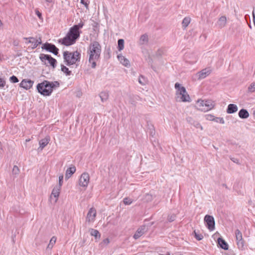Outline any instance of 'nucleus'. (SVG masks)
Returning a JSON list of instances; mask_svg holds the SVG:
<instances>
[{"instance_id":"f257e3e1","label":"nucleus","mask_w":255,"mask_h":255,"mask_svg":"<svg viewBox=\"0 0 255 255\" xmlns=\"http://www.w3.org/2000/svg\"><path fill=\"white\" fill-rule=\"evenodd\" d=\"M101 50V46L98 42L95 41L90 43L87 53L89 56V62L91 64L92 68L96 67V62L100 57Z\"/></svg>"},{"instance_id":"f03ea898","label":"nucleus","mask_w":255,"mask_h":255,"mask_svg":"<svg viewBox=\"0 0 255 255\" xmlns=\"http://www.w3.org/2000/svg\"><path fill=\"white\" fill-rule=\"evenodd\" d=\"M59 83L57 81L49 82L45 80L37 84L36 88L38 92L42 95L49 96L52 93L53 89L58 87Z\"/></svg>"},{"instance_id":"7ed1b4c3","label":"nucleus","mask_w":255,"mask_h":255,"mask_svg":"<svg viewBox=\"0 0 255 255\" xmlns=\"http://www.w3.org/2000/svg\"><path fill=\"white\" fill-rule=\"evenodd\" d=\"M63 57L66 64L70 66L76 64L77 62L80 61L81 54L77 51L72 52L67 51L63 53Z\"/></svg>"},{"instance_id":"20e7f679","label":"nucleus","mask_w":255,"mask_h":255,"mask_svg":"<svg viewBox=\"0 0 255 255\" xmlns=\"http://www.w3.org/2000/svg\"><path fill=\"white\" fill-rule=\"evenodd\" d=\"M175 88L177 90L176 100L177 102H186L190 101V98L184 87L181 86L178 83H176L175 84Z\"/></svg>"},{"instance_id":"39448f33","label":"nucleus","mask_w":255,"mask_h":255,"mask_svg":"<svg viewBox=\"0 0 255 255\" xmlns=\"http://www.w3.org/2000/svg\"><path fill=\"white\" fill-rule=\"evenodd\" d=\"M80 37L78 34L70 28L66 36L58 40V42L65 46H70L74 44L77 39Z\"/></svg>"},{"instance_id":"423d86ee","label":"nucleus","mask_w":255,"mask_h":255,"mask_svg":"<svg viewBox=\"0 0 255 255\" xmlns=\"http://www.w3.org/2000/svg\"><path fill=\"white\" fill-rule=\"evenodd\" d=\"M214 106L215 103L210 100H198L195 104V107L197 110L204 112L211 110Z\"/></svg>"},{"instance_id":"0eeeda50","label":"nucleus","mask_w":255,"mask_h":255,"mask_svg":"<svg viewBox=\"0 0 255 255\" xmlns=\"http://www.w3.org/2000/svg\"><path fill=\"white\" fill-rule=\"evenodd\" d=\"M40 58L43 62L45 63V64H49L53 68L56 66L57 62L56 60L52 58L50 55L41 54L40 55Z\"/></svg>"},{"instance_id":"6e6552de","label":"nucleus","mask_w":255,"mask_h":255,"mask_svg":"<svg viewBox=\"0 0 255 255\" xmlns=\"http://www.w3.org/2000/svg\"><path fill=\"white\" fill-rule=\"evenodd\" d=\"M148 230V227L145 225H143L140 226L139 228H138L135 234H134L133 238L135 240H137L140 237H141L142 235L146 233Z\"/></svg>"},{"instance_id":"1a4fd4ad","label":"nucleus","mask_w":255,"mask_h":255,"mask_svg":"<svg viewBox=\"0 0 255 255\" xmlns=\"http://www.w3.org/2000/svg\"><path fill=\"white\" fill-rule=\"evenodd\" d=\"M90 180V176L88 173L84 172L81 175L79 180V184L80 186L86 187L88 185Z\"/></svg>"},{"instance_id":"9d476101","label":"nucleus","mask_w":255,"mask_h":255,"mask_svg":"<svg viewBox=\"0 0 255 255\" xmlns=\"http://www.w3.org/2000/svg\"><path fill=\"white\" fill-rule=\"evenodd\" d=\"M204 221L210 231H213L215 229V221L213 216L208 215H206L204 217Z\"/></svg>"},{"instance_id":"9b49d317","label":"nucleus","mask_w":255,"mask_h":255,"mask_svg":"<svg viewBox=\"0 0 255 255\" xmlns=\"http://www.w3.org/2000/svg\"><path fill=\"white\" fill-rule=\"evenodd\" d=\"M42 48L46 50L55 55H57L59 49L54 45L51 43H45L43 45Z\"/></svg>"},{"instance_id":"f8f14e48","label":"nucleus","mask_w":255,"mask_h":255,"mask_svg":"<svg viewBox=\"0 0 255 255\" xmlns=\"http://www.w3.org/2000/svg\"><path fill=\"white\" fill-rule=\"evenodd\" d=\"M97 212L94 208L89 209L86 217V221L89 223L94 222L96 217Z\"/></svg>"},{"instance_id":"ddd939ff","label":"nucleus","mask_w":255,"mask_h":255,"mask_svg":"<svg viewBox=\"0 0 255 255\" xmlns=\"http://www.w3.org/2000/svg\"><path fill=\"white\" fill-rule=\"evenodd\" d=\"M34 82L29 79H23L20 83V87L26 90L30 89L33 86Z\"/></svg>"},{"instance_id":"4468645a","label":"nucleus","mask_w":255,"mask_h":255,"mask_svg":"<svg viewBox=\"0 0 255 255\" xmlns=\"http://www.w3.org/2000/svg\"><path fill=\"white\" fill-rule=\"evenodd\" d=\"M210 70L206 68L198 72L196 76L199 80H201L206 78L210 74Z\"/></svg>"},{"instance_id":"2eb2a0df","label":"nucleus","mask_w":255,"mask_h":255,"mask_svg":"<svg viewBox=\"0 0 255 255\" xmlns=\"http://www.w3.org/2000/svg\"><path fill=\"white\" fill-rule=\"evenodd\" d=\"M25 40H27V42H26V44H28L29 43L31 44V48L32 49H34L37 47L38 45H39V42H37L36 40V38L31 37L29 38H24Z\"/></svg>"},{"instance_id":"dca6fc26","label":"nucleus","mask_w":255,"mask_h":255,"mask_svg":"<svg viewBox=\"0 0 255 255\" xmlns=\"http://www.w3.org/2000/svg\"><path fill=\"white\" fill-rule=\"evenodd\" d=\"M49 141L50 137L49 136H46L45 138L41 139L39 141V147L38 149L41 151L48 144Z\"/></svg>"},{"instance_id":"f3484780","label":"nucleus","mask_w":255,"mask_h":255,"mask_svg":"<svg viewBox=\"0 0 255 255\" xmlns=\"http://www.w3.org/2000/svg\"><path fill=\"white\" fill-rule=\"evenodd\" d=\"M227 24V17L225 16H221L217 22L216 25L219 28L224 27Z\"/></svg>"},{"instance_id":"a211bd4d","label":"nucleus","mask_w":255,"mask_h":255,"mask_svg":"<svg viewBox=\"0 0 255 255\" xmlns=\"http://www.w3.org/2000/svg\"><path fill=\"white\" fill-rule=\"evenodd\" d=\"M61 188V187L60 186H56L53 189L50 198H52V196H53L55 198V202H56L57 201L58 197H59L60 194Z\"/></svg>"},{"instance_id":"6ab92c4d","label":"nucleus","mask_w":255,"mask_h":255,"mask_svg":"<svg viewBox=\"0 0 255 255\" xmlns=\"http://www.w3.org/2000/svg\"><path fill=\"white\" fill-rule=\"evenodd\" d=\"M84 24V22L82 21H81L80 23H79L78 24L74 25L73 26L70 28L71 29H72L74 32H75L76 33L78 34V35L80 36V32L79 31V29L83 27Z\"/></svg>"},{"instance_id":"aec40b11","label":"nucleus","mask_w":255,"mask_h":255,"mask_svg":"<svg viewBox=\"0 0 255 255\" xmlns=\"http://www.w3.org/2000/svg\"><path fill=\"white\" fill-rule=\"evenodd\" d=\"M238 107L236 105L234 104H230L228 105L227 113L228 114H233L238 111Z\"/></svg>"},{"instance_id":"412c9836","label":"nucleus","mask_w":255,"mask_h":255,"mask_svg":"<svg viewBox=\"0 0 255 255\" xmlns=\"http://www.w3.org/2000/svg\"><path fill=\"white\" fill-rule=\"evenodd\" d=\"M118 59L120 62L125 66L127 67L129 66V61L122 55H118Z\"/></svg>"},{"instance_id":"4be33fe9","label":"nucleus","mask_w":255,"mask_h":255,"mask_svg":"<svg viewBox=\"0 0 255 255\" xmlns=\"http://www.w3.org/2000/svg\"><path fill=\"white\" fill-rule=\"evenodd\" d=\"M75 171L76 168L74 166L68 168L66 171L65 178L68 179Z\"/></svg>"},{"instance_id":"5701e85b","label":"nucleus","mask_w":255,"mask_h":255,"mask_svg":"<svg viewBox=\"0 0 255 255\" xmlns=\"http://www.w3.org/2000/svg\"><path fill=\"white\" fill-rule=\"evenodd\" d=\"M218 245L220 246V247L222 249H223L225 250H228L229 246H228V244L222 238H218Z\"/></svg>"},{"instance_id":"b1692460","label":"nucleus","mask_w":255,"mask_h":255,"mask_svg":"<svg viewBox=\"0 0 255 255\" xmlns=\"http://www.w3.org/2000/svg\"><path fill=\"white\" fill-rule=\"evenodd\" d=\"M239 116L241 119H247L249 117V113L247 110L241 109L239 112Z\"/></svg>"},{"instance_id":"393cba45","label":"nucleus","mask_w":255,"mask_h":255,"mask_svg":"<svg viewBox=\"0 0 255 255\" xmlns=\"http://www.w3.org/2000/svg\"><path fill=\"white\" fill-rule=\"evenodd\" d=\"M99 97L101 98V100L102 102L106 101L109 97V94L106 91L102 92L99 94Z\"/></svg>"},{"instance_id":"a878e982","label":"nucleus","mask_w":255,"mask_h":255,"mask_svg":"<svg viewBox=\"0 0 255 255\" xmlns=\"http://www.w3.org/2000/svg\"><path fill=\"white\" fill-rule=\"evenodd\" d=\"M148 41V36L146 34L142 35L139 39V43L141 45H144L147 43Z\"/></svg>"},{"instance_id":"bb28decb","label":"nucleus","mask_w":255,"mask_h":255,"mask_svg":"<svg viewBox=\"0 0 255 255\" xmlns=\"http://www.w3.org/2000/svg\"><path fill=\"white\" fill-rule=\"evenodd\" d=\"M90 235L95 237L96 239L100 238L101 235L99 232L97 230L91 229L90 230Z\"/></svg>"},{"instance_id":"cd10ccee","label":"nucleus","mask_w":255,"mask_h":255,"mask_svg":"<svg viewBox=\"0 0 255 255\" xmlns=\"http://www.w3.org/2000/svg\"><path fill=\"white\" fill-rule=\"evenodd\" d=\"M191 21V18L189 17H185L182 22V26L184 28H186Z\"/></svg>"},{"instance_id":"c85d7f7f","label":"nucleus","mask_w":255,"mask_h":255,"mask_svg":"<svg viewBox=\"0 0 255 255\" xmlns=\"http://www.w3.org/2000/svg\"><path fill=\"white\" fill-rule=\"evenodd\" d=\"M56 241V238L54 236L52 237L49 242V244H48V245L47 246V249H51L53 248L54 245L55 244Z\"/></svg>"},{"instance_id":"c756f323","label":"nucleus","mask_w":255,"mask_h":255,"mask_svg":"<svg viewBox=\"0 0 255 255\" xmlns=\"http://www.w3.org/2000/svg\"><path fill=\"white\" fill-rule=\"evenodd\" d=\"M118 49L119 51L122 50L124 48V40L123 39H120L118 41Z\"/></svg>"},{"instance_id":"7c9ffc66","label":"nucleus","mask_w":255,"mask_h":255,"mask_svg":"<svg viewBox=\"0 0 255 255\" xmlns=\"http://www.w3.org/2000/svg\"><path fill=\"white\" fill-rule=\"evenodd\" d=\"M235 235L236 238V241L242 240L243 239L242 234L239 230L237 229L235 231Z\"/></svg>"},{"instance_id":"2f4dec72","label":"nucleus","mask_w":255,"mask_h":255,"mask_svg":"<svg viewBox=\"0 0 255 255\" xmlns=\"http://www.w3.org/2000/svg\"><path fill=\"white\" fill-rule=\"evenodd\" d=\"M238 248L241 250H244V242L243 240L236 241Z\"/></svg>"},{"instance_id":"473e14b6","label":"nucleus","mask_w":255,"mask_h":255,"mask_svg":"<svg viewBox=\"0 0 255 255\" xmlns=\"http://www.w3.org/2000/svg\"><path fill=\"white\" fill-rule=\"evenodd\" d=\"M61 71L67 76L71 74V71L69 70L68 68L64 65H61Z\"/></svg>"},{"instance_id":"72a5a7b5","label":"nucleus","mask_w":255,"mask_h":255,"mask_svg":"<svg viewBox=\"0 0 255 255\" xmlns=\"http://www.w3.org/2000/svg\"><path fill=\"white\" fill-rule=\"evenodd\" d=\"M138 82L141 85H145L147 83L146 80L145 79V78L140 75L138 77Z\"/></svg>"},{"instance_id":"f704fd0d","label":"nucleus","mask_w":255,"mask_h":255,"mask_svg":"<svg viewBox=\"0 0 255 255\" xmlns=\"http://www.w3.org/2000/svg\"><path fill=\"white\" fill-rule=\"evenodd\" d=\"M153 199V195L151 193L146 194L144 196V200L146 202L151 201Z\"/></svg>"},{"instance_id":"c9c22d12","label":"nucleus","mask_w":255,"mask_h":255,"mask_svg":"<svg viewBox=\"0 0 255 255\" xmlns=\"http://www.w3.org/2000/svg\"><path fill=\"white\" fill-rule=\"evenodd\" d=\"M248 91L250 93H253L255 91V82L252 83L248 87Z\"/></svg>"},{"instance_id":"e433bc0d","label":"nucleus","mask_w":255,"mask_h":255,"mask_svg":"<svg viewBox=\"0 0 255 255\" xmlns=\"http://www.w3.org/2000/svg\"><path fill=\"white\" fill-rule=\"evenodd\" d=\"M194 234L195 238L198 241H200L203 238V236L202 234L198 233L195 231H194Z\"/></svg>"},{"instance_id":"4c0bfd02","label":"nucleus","mask_w":255,"mask_h":255,"mask_svg":"<svg viewBox=\"0 0 255 255\" xmlns=\"http://www.w3.org/2000/svg\"><path fill=\"white\" fill-rule=\"evenodd\" d=\"M123 202L125 205H130L132 203V200L129 198H125Z\"/></svg>"},{"instance_id":"58836bf2","label":"nucleus","mask_w":255,"mask_h":255,"mask_svg":"<svg viewBox=\"0 0 255 255\" xmlns=\"http://www.w3.org/2000/svg\"><path fill=\"white\" fill-rule=\"evenodd\" d=\"M205 117L206 119L208 121H215L216 120V118H214V116L210 114L206 115Z\"/></svg>"},{"instance_id":"ea45409f","label":"nucleus","mask_w":255,"mask_h":255,"mask_svg":"<svg viewBox=\"0 0 255 255\" xmlns=\"http://www.w3.org/2000/svg\"><path fill=\"white\" fill-rule=\"evenodd\" d=\"M19 170L18 167L17 166L14 165L13 166L12 170V174H14V175H17L19 173Z\"/></svg>"},{"instance_id":"a19ab883","label":"nucleus","mask_w":255,"mask_h":255,"mask_svg":"<svg viewBox=\"0 0 255 255\" xmlns=\"http://www.w3.org/2000/svg\"><path fill=\"white\" fill-rule=\"evenodd\" d=\"M9 80L12 83H17L18 82V78L14 75L11 76Z\"/></svg>"},{"instance_id":"79ce46f5","label":"nucleus","mask_w":255,"mask_h":255,"mask_svg":"<svg viewBox=\"0 0 255 255\" xmlns=\"http://www.w3.org/2000/svg\"><path fill=\"white\" fill-rule=\"evenodd\" d=\"M215 121L217 123L219 122L222 124H225V121L222 118H216Z\"/></svg>"},{"instance_id":"37998d69","label":"nucleus","mask_w":255,"mask_h":255,"mask_svg":"<svg viewBox=\"0 0 255 255\" xmlns=\"http://www.w3.org/2000/svg\"><path fill=\"white\" fill-rule=\"evenodd\" d=\"M63 176L62 175L59 176V185H57V186H60V187H61V186H62V183H63Z\"/></svg>"},{"instance_id":"c03bdc74","label":"nucleus","mask_w":255,"mask_h":255,"mask_svg":"<svg viewBox=\"0 0 255 255\" xmlns=\"http://www.w3.org/2000/svg\"><path fill=\"white\" fill-rule=\"evenodd\" d=\"M5 81L2 78H0V87H3L5 86Z\"/></svg>"},{"instance_id":"a18cd8bd","label":"nucleus","mask_w":255,"mask_h":255,"mask_svg":"<svg viewBox=\"0 0 255 255\" xmlns=\"http://www.w3.org/2000/svg\"><path fill=\"white\" fill-rule=\"evenodd\" d=\"M175 219V216L174 215H173L171 216H168V220L169 222H172Z\"/></svg>"},{"instance_id":"49530a36","label":"nucleus","mask_w":255,"mask_h":255,"mask_svg":"<svg viewBox=\"0 0 255 255\" xmlns=\"http://www.w3.org/2000/svg\"><path fill=\"white\" fill-rule=\"evenodd\" d=\"M230 159L234 162L237 163V164H240L239 160L238 159L235 158V157H231Z\"/></svg>"},{"instance_id":"de8ad7c7","label":"nucleus","mask_w":255,"mask_h":255,"mask_svg":"<svg viewBox=\"0 0 255 255\" xmlns=\"http://www.w3.org/2000/svg\"><path fill=\"white\" fill-rule=\"evenodd\" d=\"M110 243V240L108 238H107V239H104L103 241V242L102 243L104 244V245H107L108 244H109Z\"/></svg>"},{"instance_id":"09e8293b","label":"nucleus","mask_w":255,"mask_h":255,"mask_svg":"<svg viewBox=\"0 0 255 255\" xmlns=\"http://www.w3.org/2000/svg\"><path fill=\"white\" fill-rule=\"evenodd\" d=\"M81 2L83 3L87 8H88L89 3H88L85 0H81Z\"/></svg>"},{"instance_id":"8fccbe9b","label":"nucleus","mask_w":255,"mask_h":255,"mask_svg":"<svg viewBox=\"0 0 255 255\" xmlns=\"http://www.w3.org/2000/svg\"><path fill=\"white\" fill-rule=\"evenodd\" d=\"M35 13L39 18H41L42 17L41 13L37 9L35 10Z\"/></svg>"},{"instance_id":"3c124183","label":"nucleus","mask_w":255,"mask_h":255,"mask_svg":"<svg viewBox=\"0 0 255 255\" xmlns=\"http://www.w3.org/2000/svg\"><path fill=\"white\" fill-rule=\"evenodd\" d=\"M195 127L197 128H200L201 130L203 129L202 126L199 123H197L196 125H195Z\"/></svg>"},{"instance_id":"603ef678","label":"nucleus","mask_w":255,"mask_h":255,"mask_svg":"<svg viewBox=\"0 0 255 255\" xmlns=\"http://www.w3.org/2000/svg\"><path fill=\"white\" fill-rule=\"evenodd\" d=\"M253 18H255V8L254 7L253 8Z\"/></svg>"},{"instance_id":"864d4df0","label":"nucleus","mask_w":255,"mask_h":255,"mask_svg":"<svg viewBox=\"0 0 255 255\" xmlns=\"http://www.w3.org/2000/svg\"><path fill=\"white\" fill-rule=\"evenodd\" d=\"M36 40L37 42H39V44H40L41 43V38L40 37L38 39H36Z\"/></svg>"},{"instance_id":"5fc2aeb1","label":"nucleus","mask_w":255,"mask_h":255,"mask_svg":"<svg viewBox=\"0 0 255 255\" xmlns=\"http://www.w3.org/2000/svg\"><path fill=\"white\" fill-rule=\"evenodd\" d=\"M45 0L47 2H52V0Z\"/></svg>"},{"instance_id":"6e6d98bb","label":"nucleus","mask_w":255,"mask_h":255,"mask_svg":"<svg viewBox=\"0 0 255 255\" xmlns=\"http://www.w3.org/2000/svg\"><path fill=\"white\" fill-rule=\"evenodd\" d=\"M253 20H254V25H255V18H253Z\"/></svg>"},{"instance_id":"4d7b16f0","label":"nucleus","mask_w":255,"mask_h":255,"mask_svg":"<svg viewBox=\"0 0 255 255\" xmlns=\"http://www.w3.org/2000/svg\"><path fill=\"white\" fill-rule=\"evenodd\" d=\"M253 114H254V115L255 116V110L254 111Z\"/></svg>"},{"instance_id":"13d9d810","label":"nucleus","mask_w":255,"mask_h":255,"mask_svg":"<svg viewBox=\"0 0 255 255\" xmlns=\"http://www.w3.org/2000/svg\"><path fill=\"white\" fill-rule=\"evenodd\" d=\"M26 141H29V139H26Z\"/></svg>"}]
</instances>
